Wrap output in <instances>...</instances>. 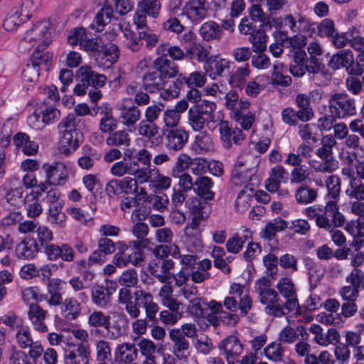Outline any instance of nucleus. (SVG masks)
Wrapping results in <instances>:
<instances>
[{
	"instance_id": "nucleus-4",
	"label": "nucleus",
	"mask_w": 364,
	"mask_h": 364,
	"mask_svg": "<svg viewBox=\"0 0 364 364\" xmlns=\"http://www.w3.org/2000/svg\"><path fill=\"white\" fill-rule=\"evenodd\" d=\"M336 141L332 135H326L323 138L322 146L318 149L316 154L323 162L321 163L315 170L322 173H331L338 168V162L334 159L332 149Z\"/></svg>"
},
{
	"instance_id": "nucleus-10",
	"label": "nucleus",
	"mask_w": 364,
	"mask_h": 364,
	"mask_svg": "<svg viewBox=\"0 0 364 364\" xmlns=\"http://www.w3.org/2000/svg\"><path fill=\"white\" fill-rule=\"evenodd\" d=\"M165 146L170 153H176L183 149L188 141V132L182 128L166 130L164 132Z\"/></svg>"
},
{
	"instance_id": "nucleus-16",
	"label": "nucleus",
	"mask_w": 364,
	"mask_h": 364,
	"mask_svg": "<svg viewBox=\"0 0 364 364\" xmlns=\"http://www.w3.org/2000/svg\"><path fill=\"white\" fill-rule=\"evenodd\" d=\"M220 139L225 149H230L232 146V140L235 144H239L243 141L245 136L242 131L239 128L232 129L227 121H221L218 124Z\"/></svg>"
},
{
	"instance_id": "nucleus-37",
	"label": "nucleus",
	"mask_w": 364,
	"mask_h": 364,
	"mask_svg": "<svg viewBox=\"0 0 364 364\" xmlns=\"http://www.w3.org/2000/svg\"><path fill=\"white\" fill-rule=\"evenodd\" d=\"M295 102L302 119H305L307 122L311 120L314 116V112L311 107L310 97L306 94L299 93L296 96Z\"/></svg>"
},
{
	"instance_id": "nucleus-43",
	"label": "nucleus",
	"mask_w": 364,
	"mask_h": 364,
	"mask_svg": "<svg viewBox=\"0 0 364 364\" xmlns=\"http://www.w3.org/2000/svg\"><path fill=\"white\" fill-rule=\"evenodd\" d=\"M223 33L220 26L215 21L204 23L200 28V34L205 41L219 39Z\"/></svg>"
},
{
	"instance_id": "nucleus-15",
	"label": "nucleus",
	"mask_w": 364,
	"mask_h": 364,
	"mask_svg": "<svg viewBox=\"0 0 364 364\" xmlns=\"http://www.w3.org/2000/svg\"><path fill=\"white\" fill-rule=\"evenodd\" d=\"M90 350L88 345L83 343L77 344L72 350H65L64 364H89Z\"/></svg>"
},
{
	"instance_id": "nucleus-24",
	"label": "nucleus",
	"mask_w": 364,
	"mask_h": 364,
	"mask_svg": "<svg viewBox=\"0 0 364 364\" xmlns=\"http://www.w3.org/2000/svg\"><path fill=\"white\" fill-rule=\"evenodd\" d=\"M59 150L61 154L69 155L79 146L80 130L60 134Z\"/></svg>"
},
{
	"instance_id": "nucleus-30",
	"label": "nucleus",
	"mask_w": 364,
	"mask_h": 364,
	"mask_svg": "<svg viewBox=\"0 0 364 364\" xmlns=\"http://www.w3.org/2000/svg\"><path fill=\"white\" fill-rule=\"evenodd\" d=\"M142 83L146 92L154 93L163 88L165 81L160 77L158 72L154 70L147 72L143 75Z\"/></svg>"
},
{
	"instance_id": "nucleus-58",
	"label": "nucleus",
	"mask_w": 364,
	"mask_h": 364,
	"mask_svg": "<svg viewBox=\"0 0 364 364\" xmlns=\"http://www.w3.org/2000/svg\"><path fill=\"white\" fill-rule=\"evenodd\" d=\"M248 11L252 21L260 22L261 27H268L269 28H272L270 17L265 15L259 5L253 4Z\"/></svg>"
},
{
	"instance_id": "nucleus-32",
	"label": "nucleus",
	"mask_w": 364,
	"mask_h": 364,
	"mask_svg": "<svg viewBox=\"0 0 364 364\" xmlns=\"http://www.w3.org/2000/svg\"><path fill=\"white\" fill-rule=\"evenodd\" d=\"M213 186L212 180L207 176H199L195 181L193 191L204 200H213L214 193L211 191Z\"/></svg>"
},
{
	"instance_id": "nucleus-8",
	"label": "nucleus",
	"mask_w": 364,
	"mask_h": 364,
	"mask_svg": "<svg viewBox=\"0 0 364 364\" xmlns=\"http://www.w3.org/2000/svg\"><path fill=\"white\" fill-rule=\"evenodd\" d=\"M232 180L236 186L245 185V188L250 187L252 191L258 182V176L254 168L245 167L244 162L238 161L232 171Z\"/></svg>"
},
{
	"instance_id": "nucleus-26",
	"label": "nucleus",
	"mask_w": 364,
	"mask_h": 364,
	"mask_svg": "<svg viewBox=\"0 0 364 364\" xmlns=\"http://www.w3.org/2000/svg\"><path fill=\"white\" fill-rule=\"evenodd\" d=\"M42 117V122L45 124H50L58 120L60 117V112L53 106L42 105L39 109H36L32 115L29 116V122L37 121L40 117Z\"/></svg>"
},
{
	"instance_id": "nucleus-62",
	"label": "nucleus",
	"mask_w": 364,
	"mask_h": 364,
	"mask_svg": "<svg viewBox=\"0 0 364 364\" xmlns=\"http://www.w3.org/2000/svg\"><path fill=\"white\" fill-rule=\"evenodd\" d=\"M138 7L143 13L156 18L159 14L161 4L158 0H140Z\"/></svg>"
},
{
	"instance_id": "nucleus-35",
	"label": "nucleus",
	"mask_w": 364,
	"mask_h": 364,
	"mask_svg": "<svg viewBox=\"0 0 364 364\" xmlns=\"http://www.w3.org/2000/svg\"><path fill=\"white\" fill-rule=\"evenodd\" d=\"M133 171L130 175H134L137 182L143 183L145 182H153L155 181L156 174L157 175L158 169L154 166H143L141 167H131Z\"/></svg>"
},
{
	"instance_id": "nucleus-9",
	"label": "nucleus",
	"mask_w": 364,
	"mask_h": 364,
	"mask_svg": "<svg viewBox=\"0 0 364 364\" xmlns=\"http://www.w3.org/2000/svg\"><path fill=\"white\" fill-rule=\"evenodd\" d=\"M186 205L190 210L192 220L191 225L193 228L199 227L201 221L210 214V206L205 200L192 197L186 201Z\"/></svg>"
},
{
	"instance_id": "nucleus-13",
	"label": "nucleus",
	"mask_w": 364,
	"mask_h": 364,
	"mask_svg": "<svg viewBox=\"0 0 364 364\" xmlns=\"http://www.w3.org/2000/svg\"><path fill=\"white\" fill-rule=\"evenodd\" d=\"M133 296L138 307H143L145 309L146 318L150 321H156L159 306L154 301L152 294L144 290L139 289L133 293Z\"/></svg>"
},
{
	"instance_id": "nucleus-6",
	"label": "nucleus",
	"mask_w": 364,
	"mask_h": 364,
	"mask_svg": "<svg viewBox=\"0 0 364 364\" xmlns=\"http://www.w3.org/2000/svg\"><path fill=\"white\" fill-rule=\"evenodd\" d=\"M211 261L203 259L198 262L197 267L188 272L185 269L183 272H179L176 276V284L178 287L185 284L191 278L194 283H201L210 278V273L207 271L211 268Z\"/></svg>"
},
{
	"instance_id": "nucleus-48",
	"label": "nucleus",
	"mask_w": 364,
	"mask_h": 364,
	"mask_svg": "<svg viewBox=\"0 0 364 364\" xmlns=\"http://www.w3.org/2000/svg\"><path fill=\"white\" fill-rule=\"evenodd\" d=\"M103 43L104 41L100 36L90 38L86 35L85 38L81 43V48L90 55L95 58L99 50L103 48Z\"/></svg>"
},
{
	"instance_id": "nucleus-17",
	"label": "nucleus",
	"mask_w": 364,
	"mask_h": 364,
	"mask_svg": "<svg viewBox=\"0 0 364 364\" xmlns=\"http://www.w3.org/2000/svg\"><path fill=\"white\" fill-rule=\"evenodd\" d=\"M119 122L130 131L135 129L141 117V110L136 105L128 106L125 103L119 107Z\"/></svg>"
},
{
	"instance_id": "nucleus-20",
	"label": "nucleus",
	"mask_w": 364,
	"mask_h": 364,
	"mask_svg": "<svg viewBox=\"0 0 364 364\" xmlns=\"http://www.w3.org/2000/svg\"><path fill=\"white\" fill-rule=\"evenodd\" d=\"M39 251L38 243L33 237H25L15 248L16 257L20 259L29 260L37 256Z\"/></svg>"
},
{
	"instance_id": "nucleus-40",
	"label": "nucleus",
	"mask_w": 364,
	"mask_h": 364,
	"mask_svg": "<svg viewBox=\"0 0 364 364\" xmlns=\"http://www.w3.org/2000/svg\"><path fill=\"white\" fill-rule=\"evenodd\" d=\"M63 203L49 205L48 220L52 224H55L60 228H64L66 223V215L62 212Z\"/></svg>"
},
{
	"instance_id": "nucleus-42",
	"label": "nucleus",
	"mask_w": 364,
	"mask_h": 364,
	"mask_svg": "<svg viewBox=\"0 0 364 364\" xmlns=\"http://www.w3.org/2000/svg\"><path fill=\"white\" fill-rule=\"evenodd\" d=\"M112 292L103 286H97L92 289V302L99 307H106L111 301Z\"/></svg>"
},
{
	"instance_id": "nucleus-25",
	"label": "nucleus",
	"mask_w": 364,
	"mask_h": 364,
	"mask_svg": "<svg viewBox=\"0 0 364 364\" xmlns=\"http://www.w3.org/2000/svg\"><path fill=\"white\" fill-rule=\"evenodd\" d=\"M43 168L46 173L47 181L53 185L63 184L68 178L67 170L62 164L55 166L44 164Z\"/></svg>"
},
{
	"instance_id": "nucleus-34",
	"label": "nucleus",
	"mask_w": 364,
	"mask_h": 364,
	"mask_svg": "<svg viewBox=\"0 0 364 364\" xmlns=\"http://www.w3.org/2000/svg\"><path fill=\"white\" fill-rule=\"evenodd\" d=\"M304 65L309 74H320L323 77H331L332 73L326 68L325 65L318 58V57H306L304 58Z\"/></svg>"
},
{
	"instance_id": "nucleus-47",
	"label": "nucleus",
	"mask_w": 364,
	"mask_h": 364,
	"mask_svg": "<svg viewBox=\"0 0 364 364\" xmlns=\"http://www.w3.org/2000/svg\"><path fill=\"white\" fill-rule=\"evenodd\" d=\"M299 136L306 143L311 141L315 144L318 141V125L316 124H301L298 127Z\"/></svg>"
},
{
	"instance_id": "nucleus-2",
	"label": "nucleus",
	"mask_w": 364,
	"mask_h": 364,
	"mask_svg": "<svg viewBox=\"0 0 364 364\" xmlns=\"http://www.w3.org/2000/svg\"><path fill=\"white\" fill-rule=\"evenodd\" d=\"M119 252L113 257V263L118 267H124L129 264L141 266L143 262L141 250L146 247L143 241H132L129 245L119 243Z\"/></svg>"
},
{
	"instance_id": "nucleus-28",
	"label": "nucleus",
	"mask_w": 364,
	"mask_h": 364,
	"mask_svg": "<svg viewBox=\"0 0 364 364\" xmlns=\"http://www.w3.org/2000/svg\"><path fill=\"white\" fill-rule=\"evenodd\" d=\"M46 255L48 259L50 261H56L61 259L65 262H72L74 260V251L68 244L58 245L53 244Z\"/></svg>"
},
{
	"instance_id": "nucleus-29",
	"label": "nucleus",
	"mask_w": 364,
	"mask_h": 364,
	"mask_svg": "<svg viewBox=\"0 0 364 364\" xmlns=\"http://www.w3.org/2000/svg\"><path fill=\"white\" fill-rule=\"evenodd\" d=\"M353 55L348 50H341L333 54L328 62L329 70L333 71L341 68H347L348 65L353 63Z\"/></svg>"
},
{
	"instance_id": "nucleus-31",
	"label": "nucleus",
	"mask_w": 364,
	"mask_h": 364,
	"mask_svg": "<svg viewBox=\"0 0 364 364\" xmlns=\"http://www.w3.org/2000/svg\"><path fill=\"white\" fill-rule=\"evenodd\" d=\"M188 16L193 21L203 19L207 15L205 0H190L186 6Z\"/></svg>"
},
{
	"instance_id": "nucleus-44",
	"label": "nucleus",
	"mask_w": 364,
	"mask_h": 364,
	"mask_svg": "<svg viewBox=\"0 0 364 364\" xmlns=\"http://www.w3.org/2000/svg\"><path fill=\"white\" fill-rule=\"evenodd\" d=\"M317 198V190L308 186L301 185L295 191V198L299 204L306 205Z\"/></svg>"
},
{
	"instance_id": "nucleus-27",
	"label": "nucleus",
	"mask_w": 364,
	"mask_h": 364,
	"mask_svg": "<svg viewBox=\"0 0 364 364\" xmlns=\"http://www.w3.org/2000/svg\"><path fill=\"white\" fill-rule=\"evenodd\" d=\"M108 320H109V316L105 315L102 311H95L92 312L89 315L87 321L89 326L94 328L90 330V335L105 337V332L100 330L99 327L105 328L108 323Z\"/></svg>"
},
{
	"instance_id": "nucleus-45",
	"label": "nucleus",
	"mask_w": 364,
	"mask_h": 364,
	"mask_svg": "<svg viewBox=\"0 0 364 364\" xmlns=\"http://www.w3.org/2000/svg\"><path fill=\"white\" fill-rule=\"evenodd\" d=\"M230 62L225 59L208 60L205 65V70L210 73L209 75L212 78H215L217 75L222 76L223 73L229 69Z\"/></svg>"
},
{
	"instance_id": "nucleus-57",
	"label": "nucleus",
	"mask_w": 364,
	"mask_h": 364,
	"mask_svg": "<svg viewBox=\"0 0 364 364\" xmlns=\"http://www.w3.org/2000/svg\"><path fill=\"white\" fill-rule=\"evenodd\" d=\"M42 46H37L31 57V61L37 67L44 65V69L48 70L52 62V55L49 53H43Z\"/></svg>"
},
{
	"instance_id": "nucleus-12",
	"label": "nucleus",
	"mask_w": 364,
	"mask_h": 364,
	"mask_svg": "<svg viewBox=\"0 0 364 364\" xmlns=\"http://www.w3.org/2000/svg\"><path fill=\"white\" fill-rule=\"evenodd\" d=\"M26 39L33 40L34 42L42 41L38 46H42V50H44L51 42L50 23L46 20L38 22L27 31Z\"/></svg>"
},
{
	"instance_id": "nucleus-59",
	"label": "nucleus",
	"mask_w": 364,
	"mask_h": 364,
	"mask_svg": "<svg viewBox=\"0 0 364 364\" xmlns=\"http://www.w3.org/2000/svg\"><path fill=\"white\" fill-rule=\"evenodd\" d=\"M186 50L191 59H196L200 62L208 61L209 52L200 43H191Z\"/></svg>"
},
{
	"instance_id": "nucleus-60",
	"label": "nucleus",
	"mask_w": 364,
	"mask_h": 364,
	"mask_svg": "<svg viewBox=\"0 0 364 364\" xmlns=\"http://www.w3.org/2000/svg\"><path fill=\"white\" fill-rule=\"evenodd\" d=\"M281 115L283 122L291 127H295L298 125L299 121L303 122H307L305 119H302V117L300 116V113L298 112V110L296 111L292 107L284 108L282 111Z\"/></svg>"
},
{
	"instance_id": "nucleus-39",
	"label": "nucleus",
	"mask_w": 364,
	"mask_h": 364,
	"mask_svg": "<svg viewBox=\"0 0 364 364\" xmlns=\"http://www.w3.org/2000/svg\"><path fill=\"white\" fill-rule=\"evenodd\" d=\"M36 232L37 235L36 240L38 243V246L40 245L43 247V252L46 255L48 251H50L49 249L50 247L53 246V244L50 243V242L53 240V232L47 226L38 225Z\"/></svg>"
},
{
	"instance_id": "nucleus-21",
	"label": "nucleus",
	"mask_w": 364,
	"mask_h": 364,
	"mask_svg": "<svg viewBox=\"0 0 364 364\" xmlns=\"http://www.w3.org/2000/svg\"><path fill=\"white\" fill-rule=\"evenodd\" d=\"M154 68L165 82L166 80L176 76L178 73V67L176 63L164 57L157 58L154 61Z\"/></svg>"
},
{
	"instance_id": "nucleus-63",
	"label": "nucleus",
	"mask_w": 364,
	"mask_h": 364,
	"mask_svg": "<svg viewBox=\"0 0 364 364\" xmlns=\"http://www.w3.org/2000/svg\"><path fill=\"white\" fill-rule=\"evenodd\" d=\"M79 122L74 114H69L58 124V130L60 134L77 131L76 126Z\"/></svg>"
},
{
	"instance_id": "nucleus-5",
	"label": "nucleus",
	"mask_w": 364,
	"mask_h": 364,
	"mask_svg": "<svg viewBox=\"0 0 364 364\" xmlns=\"http://www.w3.org/2000/svg\"><path fill=\"white\" fill-rule=\"evenodd\" d=\"M23 193V187L20 182L16 178L9 179L0 186V205L18 207L20 203H25Z\"/></svg>"
},
{
	"instance_id": "nucleus-14",
	"label": "nucleus",
	"mask_w": 364,
	"mask_h": 364,
	"mask_svg": "<svg viewBox=\"0 0 364 364\" xmlns=\"http://www.w3.org/2000/svg\"><path fill=\"white\" fill-rule=\"evenodd\" d=\"M103 48L95 58L97 65L103 68H109L119 58V50L117 45L112 43H103Z\"/></svg>"
},
{
	"instance_id": "nucleus-1",
	"label": "nucleus",
	"mask_w": 364,
	"mask_h": 364,
	"mask_svg": "<svg viewBox=\"0 0 364 364\" xmlns=\"http://www.w3.org/2000/svg\"><path fill=\"white\" fill-rule=\"evenodd\" d=\"M80 82L75 85L73 92L77 96H82L87 92L90 101L97 102L102 97L100 90L107 81V77L97 73L89 65H82L77 70Z\"/></svg>"
},
{
	"instance_id": "nucleus-18",
	"label": "nucleus",
	"mask_w": 364,
	"mask_h": 364,
	"mask_svg": "<svg viewBox=\"0 0 364 364\" xmlns=\"http://www.w3.org/2000/svg\"><path fill=\"white\" fill-rule=\"evenodd\" d=\"M169 338L173 343V353L180 360H186L189 356L190 343L180 332L171 329L169 331Z\"/></svg>"
},
{
	"instance_id": "nucleus-7",
	"label": "nucleus",
	"mask_w": 364,
	"mask_h": 364,
	"mask_svg": "<svg viewBox=\"0 0 364 364\" xmlns=\"http://www.w3.org/2000/svg\"><path fill=\"white\" fill-rule=\"evenodd\" d=\"M277 288L280 294L286 299L283 307L287 310L288 313L299 309L296 287L291 279L282 278L277 284Z\"/></svg>"
},
{
	"instance_id": "nucleus-54",
	"label": "nucleus",
	"mask_w": 364,
	"mask_h": 364,
	"mask_svg": "<svg viewBox=\"0 0 364 364\" xmlns=\"http://www.w3.org/2000/svg\"><path fill=\"white\" fill-rule=\"evenodd\" d=\"M193 150L198 154H203L213 149V144L211 138L207 134H198L196 136L195 141L192 145Z\"/></svg>"
},
{
	"instance_id": "nucleus-64",
	"label": "nucleus",
	"mask_w": 364,
	"mask_h": 364,
	"mask_svg": "<svg viewBox=\"0 0 364 364\" xmlns=\"http://www.w3.org/2000/svg\"><path fill=\"white\" fill-rule=\"evenodd\" d=\"M350 187L346 191V193L350 198H354L359 200H364V185L359 179L353 178L350 181Z\"/></svg>"
},
{
	"instance_id": "nucleus-52",
	"label": "nucleus",
	"mask_w": 364,
	"mask_h": 364,
	"mask_svg": "<svg viewBox=\"0 0 364 364\" xmlns=\"http://www.w3.org/2000/svg\"><path fill=\"white\" fill-rule=\"evenodd\" d=\"M288 223L281 218H277L268 223L263 230V236L271 240L276 235L277 232H281L287 228Z\"/></svg>"
},
{
	"instance_id": "nucleus-56",
	"label": "nucleus",
	"mask_w": 364,
	"mask_h": 364,
	"mask_svg": "<svg viewBox=\"0 0 364 364\" xmlns=\"http://www.w3.org/2000/svg\"><path fill=\"white\" fill-rule=\"evenodd\" d=\"M205 122H209L207 117L200 114L193 107H190L188 112V122L193 130H201L204 127Z\"/></svg>"
},
{
	"instance_id": "nucleus-51",
	"label": "nucleus",
	"mask_w": 364,
	"mask_h": 364,
	"mask_svg": "<svg viewBox=\"0 0 364 364\" xmlns=\"http://www.w3.org/2000/svg\"><path fill=\"white\" fill-rule=\"evenodd\" d=\"M61 311L62 312H66L68 311V313L65 316V318L74 320L80 314V304L77 300L74 298H66L61 306Z\"/></svg>"
},
{
	"instance_id": "nucleus-53",
	"label": "nucleus",
	"mask_w": 364,
	"mask_h": 364,
	"mask_svg": "<svg viewBox=\"0 0 364 364\" xmlns=\"http://www.w3.org/2000/svg\"><path fill=\"white\" fill-rule=\"evenodd\" d=\"M306 57V53L303 50L294 51V65H290L291 73L296 77H301L307 71L304 65V58Z\"/></svg>"
},
{
	"instance_id": "nucleus-41",
	"label": "nucleus",
	"mask_w": 364,
	"mask_h": 364,
	"mask_svg": "<svg viewBox=\"0 0 364 364\" xmlns=\"http://www.w3.org/2000/svg\"><path fill=\"white\" fill-rule=\"evenodd\" d=\"M135 130L139 136H141L149 140L154 139L159 131V127L156 122L142 119L139 122L137 126L135 127Z\"/></svg>"
},
{
	"instance_id": "nucleus-50",
	"label": "nucleus",
	"mask_w": 364,
	"mask_h": 364,
	"mask_svg": "<svg viewBox=\"0 0 364 364\" xmlns=\"http://www.w3.org/2000/svg\"><path fill=\"white\" fill-rule=\"evenodd\" d=\"M249 41L252 44V50L255 53H262L267 48V38L264 30L258 28L256 31L249 34Z\"/></svg>"
},
{
	"instance_id": "nucleus-33",
	"label": "nucleus",
	"mask_w": 364,
	"mask_h": 364,
	"mask_svg": "<svg viewBox=\"0 0 364 364\" xmlns=\"http://www.w3.org/2000/svg\"><path fill=\"white\" fill-rule=\"evenodd\" d=\"M116 354L120 361L129 364L137 358L138 349L134 343H124L118 346Z\"/></svg>"
},
{
	"instance_id": "nucleus-36",
	"label": "nucleus",
	"mask_w": 364,
	"mask_h": 364,
	"mask_svg": "<svg viewBox=\"0 0 364 364\" xmlns=\"http://www.w3.org/2000/svg\"><path fill=\"white\" fill-rule=\"evenodd\" d=\"M106 144L109 146L124 149L130 145L131 138L127 130H118L109 134Z\"/></svg>"
},
{
	"instance_id": "nucleus-46",
	"label": "nucleus",
	"mask_w": 364,
	"mask_h": 364,
	"mask_svg": "<svg viewBox=\"0 0 364 364\" xmlns=\"http://www.w3.org/2000/svg\"><path fill=\"white\" fill-rule=\"evenodd\" d=\"M139 350L146 357L144 364H156L154 353L156 351V346L154 343L146 338H142L138 343Z\"/></svg>"
},
{
	"instance_id": "nucleus-55",
	"label": "nucleus",
	"mask_w": 364,
	"mask_h": 364,
	"mask_svg": "<svg viewBox=\"0 0 364 364\" xmlns=\"http://www.w3.org/2000/svg\"><path fill=\"white\" fill-rule=\"evenodd\" d=\"M82 154L78 159L77 164L81 168L89 170L94 166L95 159H97L95 157L97 156L96 150L92 149L89 145H85L82 147Z\"/></svg>"
},
{
	"instance_id": "nucleus-22",
	"label": "nucleus",
	"mask_w": 364,
	"mask_h": 364,
	"mask_svg": "<svg viewBox=\"0 0 364 364\" xmlns=\"http://www.w3.org/2000/svg\"><path fill=\"white\" fill-rule=\"evenodd\" d=\"M66 283L60 279H52L47 284L48 292L50 297L47 302L50 306H59L63 304L62 291L64 289Z\"/></svg>"
},
{
	"instance_id": "nucleus-23",
	"label": "nucleus",
	"mask_w": 364,
	"mask_h": 364,
	"mask_svg": "<svg viewBox=\"0 0 364 364\" xmlns=\"http://www.w3.org/2000/svg\"><path fill=\"white\" fill-rule=\"evenodd\" d=\"M46 315L47 311L39 305L36 304H30L28 316L33 323L35 330L41 333L48 331L47 326L44 322Z\"/></svg>"
},
{
	"instance_id": "nucleus-38",
	"label": "nucleus",
	"mask_w": 364,
	"mask_h": 364,
	"mask_svg": "<svg viewBox=\"0 0 364 364\" xmlns=\"http://www.w3.org/2000/svg\"><path fill=\"white\" fill-rule=\"evenodd\" d=\"M163 259L162 265L164 270L151 269V275L157 278L162 283L169 284L172 279L176 281V274H173L169 272L173 267L174 262L171 258H161Z\"/></svg>"
},
{
	"instance_id": "nucleus-19",
	"label": "nucleus",
	"mask_w": 364,
	"mask_h": 364,
	"mask_svg": "<svg viewBox=\"0 0 364 364\" xmlns=\"http://www.w3.org/2000/svg\"><path fill=\"white\" fill-rule=\"evenodd\" d=\"M220 350L224 351L228 364H234L230 358L240 355L243 350V346L239 338L230 335L223 339L218 346Z\"/></svg>"
},
{
	"instance_id": "nucleus-11",
	"label": "nucleus",
	"mask_w": 364,
	"mask_h": 364,
	"mask_svg": "<svg viewBox=\"0 0 364 364\" xmlns=\"http://www.w3.org/2000/svg\"><path fill=\"white\" fill-rule=\"evenodd\" d=\"M259 301L266 305L264 312L270 316L281 317L286 313L284 311L283 306L280 304V299L278 293L273 289L259 294Z\"/></svg>"
},
{
	"instance_id": "nucleus-3",
	"label": "nucleus",
	"mask_w": 364,
	"mask_h": 364,
	"mask_svg": "<svg viewBox=\"0 0 364 364\" xmlns=\"http://www.w3.org/2000/svg\"><path fill=\"white\" fill-rule=\"evenodd\" d=\"M328 112L338 119H344L356 114L355 101L346 92H336L329 97Z\"/></svg>"
},
{
	"instance_id": "nucleus-49",
	"label": "nucleus",
	"mask_w": 364,
	"mask_h": 364,
	"mask_svg": "<svg viewBox=\"0 0 364 364\" xmlns=\"http://www.w3.org/2000/svg\"><path fill=\"white\" fill-rule=\"evenodd\" d=\"M326 214L331 218L332 226L342 227L345 224V217L339 212L337 201L330 200L326 205Z\"/></svg>"
},
{
	"instance_id": "nucleus-61",
	"label": "nucleus",
	"mask_w": 364,
	"mask_h": 364,
	"mask_svg": "<svg viewBox=\"0 0 364 364\" xmlns=\"http://www.w3.org/2000/svg\"><path fill=\"white\" fill-rule=\"evenodd\" d=\"M139 282L138 274L134 269H129L122 272L118 279V283L123 287L132 288Z\"/></svg>"
}]
</instances>
